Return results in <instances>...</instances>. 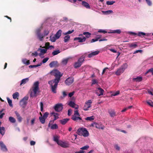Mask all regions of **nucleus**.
<instances>
[{
  "instance_id": "1",
  "label": "nucleus",
  "mask_w": 153,
  "mask_h": 153,
  "mask_svg": "<svg viewBox=\"0 0 153 153\" xmlns=\"http://www.w3.org/2000/svg\"><path fill=\"white\" fill-rule=\"evenodd\" d=\"M51 73L55 77V78L49 81L48 84L51 85L52 92L53 93H56L57 85L62 75L61 74L60 72L56 70H53Z\"/></svg>"
},
{
  "instance_id": "2",
  "label": "nucleus",
  "mask_w": 153,
  "mask_h": 153,
  "mask_svg": "<svg viewBox=\"0 0 153 153\" xmlns=\"http://www.w3.org/2000/svg\"><path fill=\"white\" fill-rule=\"evenodd\" d=\"M39 82L36 81L34 82L32 88L33 93L32 91H30V96L31 97H33L36 96L37 91L39 90Z\"/></svg>"
},
{
  "instance_id": "3",
  "label": "nucleus",
  "mask_w": 153,
  "mask_h": 153,
  "mask_svg": "<svg viewBox=\"0 0 153 153\" xmlns=\"http://www.w3.org/2000/svg\"><path fill=\"white\" fill-rule=\"evenodd\" d=\"M77 133L79 135H82L84 137H87L89 135L88 131L85 128H80L77 130Z\"/></svg>"
},
{
  "instance_id": "4",
  "label": "nucleus",
  "mask_w": 153,
  "mask_h": 153,
  "mask_svg": "<svg viewBox=\"0 0 153 153\" xmlns=\"http://www.w3.org/2000/svg\"><path fill=\"white\" fill-rule=\"evenodd\" d=\"M85 56L82 55L79 58L77 61L74 64V66L75 68H76L80 67L85 60Z\"/></svg>"
},
{
  "instance_id": "5",
  "label": "nucleus",
  "mask_w": 153,
  "mask_h": 153,
  "mask_svg": "<svg viewBox=\"0 0 153 153\" xmlns=\"http://www.w3.org/2000/svg\"><path fill=\"white\" fill-rule=\"evenodd\" d=\"M128 65L126 63L123 64L115 72V74L117 75H120L123 73L125 69L127 68Z\"/></svg>"
},
{
  "instance_id": "6",
  "label": "nucleus",
  "mask_w": 153,
  "mask_h": 153,
  "mask_svg": "<svg viewBox=\"0 0 153 153\" xmlns=\"http://www.w3.org/2000/svg\"><path fill=\"white\" fill-rule=\"evenodd\" d=\"M80 114L78 112V110H76L74 111V114L72 116L71 119L74 121H77L78 120H82V119L81 117H79Z\"/></svg>"
},
{
  "instance_id": "7",
  "label": "nucleus",
  "mask_w": 153,
  "mask_h": 153,
  "mask_svg": "<svg viewBox=\"0 0 153 153\" xmlns=\"http://www.w3.org/2000/svg\"><path fill=\"white\" fill-rule=\"evenodd\" d=\"M28 97L27 96H25L20 101V105L23 108H25L27 104V101L28 100Z\"/></svg>"
},
{
  "instance_id": "8",
  "label": "nucleus",
  "mask_w": 153,
  "mask_h": 153,
  "mask_svg": "<svg viewBox=\"0 0 153 153\" xmlns=\"http://www.w3.org/2000/svg\"><path fill=\"white\" fill-rule=\"evenodd\" d=\"M41 29L39 28L37 29L36 31V35L40 41H42L44 36L43 34H42L41 33Z\"/></svg>"
},
{
  "instance_id": "9",
  "label": "nucleus",
  "mask_w": 153,
  "mask_h": 153,
  "mask_svg": "<svg viewBox=\"0 0 153 153\" xmlns=\"http://www.w3.org/2000/svg\"><path fill=\"white\" fill-rule=\"evenodd\" d=\"M63 105L62 103L57 104L54 106V109L57 112H60L62 110L63 108Z\"/></svg>"
},
{
  "instance_id": "10",
  "label": "nucleus",
  "mask_w": 153,
  "mask_h": 153,
  "mask_svg": "<svg viewBox=\"0 0 153 153\" xmlns=\"http://www.w3.org/2000/svg\"><path fill=\"white\" fill-rule=\"evenodd\" d=\"M58 144L61 147L64 148H68L69 146V143L68 142H63L61 140H60V142Z\"/></svg>"
},
{
  "instance_id": "11",
  "label": "nucleus",
  "mask_w": 153,
  "mask_h": 153,
  "mask_svg": "<svg viewBox=\"0 0 153 153\" xmlns=\"http://www.w3.org/2000/svg\"><path fill=\"white\" fill-rule=\"evenodd\" d=\"M92 103V102L91 100H89L85 102L83 107V110L85 111L88 110V108L91 107V104Z\"/></svg>"
},
{
  "instance_id": "12",
  "label": "nucleus",
  "mask_w": 153,
  "mask_h": 153,
  "mask_svg": "<svg viewBox=\"0 0 153 153\" xmlns=\"http://www.w3.org/2000/svg\"><path fill=\"white\" fill-rule=\"evenodd\" d=\"M104 90L101 88H99L95 90L96 94L99 96L103 95L104 92Z\"/></svg>"
},
{
  "instance_id": "13",
  "label": "nucleus",
  "mask_w": 153,
  "mask_h": 153,
  "mask_svg": "<svg viewBox=\"0 0 153 153\" xmlns=\"http://www.w3.org/2000/svg\"><path fill=\"white\" fill-rule=\"evenodd\" d=\"M74 81V78L72 77H68L65 81V83L67 85H69L72 84Z\"/></svg>"
},
{
  "instance_id": "14",
  "label": "nucleus",
  "mask_w": 153,
  "mask_h": 153,
  "mask_svg": "<svg viewBox=\"0 0 153 153\" xmlns=\"http://www.w3.org/2000/svg\"><path fill=\"white\" fill-rule=\"evenodd\" d=\"M37 51H40V53L39 54V56H41L42 55H43L45 53H46L47 51V49H43L40 48H39L37 50Z\"/></svg>"
},
{
  "instance_id": "15",
  "label": "nucleus",
  "mask_w": 153,
  "mask_h": 153,
  "mask_svg": "<svg viewBox=\"0 0 153 153\" xmlns=\"http://www.w3.org/2000/svg\"><path fill=\"white\" fill-rule=\"evenodd\" d=\"M49 65L51 68H52L53 67H58L59 65L57 61H53L50 63Z\"/></svg>"
},
{
  "instance_id": "16",
  "label": "nucleus",
  "mask_w": 153,
  "mask_h": 153,
  "mask_svg": "<svg viewBox=\"0 0 153 153\" xmlns=\"http://www.w3.org/2000/svg\"><path fill=\"white\" fill-rule=\"evenodd\" d=\"M0 147L1 150H2L3 151H7V149L6 146L2 142H0Z\"/></svg>"
},
{
  "instance_id": "17",
  "label": "nucleus",
  "mask_w": 153,
  "mask_h": 153,
  "mask_svg": "<svg viewBox=\"0 0 153 153\" xmlns=\"http://www.w3.org/2000/svg\"><path fill=\"white\" fill-rule=\"evenodd\" d=\"M15 113L16 116V118L18 121L19 123L21 122L22 120V118L20 116V114L17 111H15Z\"/></svg>"
},
{
  "instance_id": "18",
  "label": "nucleus",
  "mask_w": 153,
  "mask_h": 153,
  "mask_svg": "<svg viewBox=\"0 0 153 153\" xmlns=\"http://www.w3.org/2000/svg\"><path fill=\"white\" fill-rule=\"evenodd\" d=\"M100 52L99 51H96L91 52L88 55V56L89 58H91L93 56L98 55Z\"/></svg>"
},
{
  "instance_id": "19",
  "label": "nucleus",
  "mask_w": 153,
  "mask_h": 153,
  "mask_svg": "<svg viewBox=\"0 0 153 153\" xmlns=\"http://www.w3.org/2000/svg\"><path fill=\"white\" fill-rule=\"evenodd\" d=\"M108 112L110 114V116L111 117H113L116 115V113L114 111L113 109H110L108 110Z\"/></svg>"
},
{
  "instance_id": "20",
  "label": "nucleus",
  "mask_w": 153,
  "mask_h": 153,
  "mask_svg": "<svg viewBox=\"0 0 153 153\" xmlns=\"http://www.w3.org/2000/svg\"><path fill=\"white\" fill-rule=\"evenodd\" d=\"M86 38L85 37H84L82 38L80 37L75 38H74V40H78L79 42H81L85 41L86 40Z\"/></svg>"
},
{
  "instance_id": "21",
  "label": "nucleus",
  "mask_w": 153,
  "mask_h": 153,
  "mask_svg": "<svg viewBox=\"0 0 153 153\" xmlns=\"http://www.w3.org/2000/svg\"><path fill=\"white\" fill-rule=\"evenodd\" d=\"M59 136L55 135L53 137V141L56 142L57 144H58L60 142V140H59Z\"/></svg>"
},
{
  "instance_id": "22",
  "label": "nucleus",
  "mask_w": 153,
  "mask_h": 153,
  "mask_svg": "<svg viewBox=\"0 0 153 153\" xmlns=\"http://www.w3.org/2000/svg\"><path fill=\"white\" fill-rule=\"evenodd\" d=\"M82 5L85 7L86 8H90V6L88 3L85 1H82Z\"/></svg>"
},
{
  "instance_id": "23",
  "label": "nucleus",
  "mask_w": 153,
  "mask_h": 153,
  "mask_svg": "<svg viewBox=\"0 0 153 153\" xmlns=\"http://www.w3.org/2000/svg\"><path fill=\"white\" fill-rule=\"evenodd\" d=\"M69 119L65 118L60 120V123L62 125L65 124L69 120Z\"/></svg>"
},
{
  "instance_id": "24",
  "label": "nucleus",
  "mask_w": 153,
  "mask_h": 153,
  "mask_svg": "<svg viewBox=\"0 0 153 153\" xmlns=\"http://www.w3.org/2000/svg\"><path fill=\"white\" fill-rule=\"evenodd\" d=\"M68 105L70 106L73 108H75L76 109H77L78 107H75V105H76V104L73 102L72 101H70L68 104Z\"/></svg>"
},
{
  "instance_id": "25",
  "label": "nucleus",
  "mask_w": 153,
  "mask_h": 153,
  "mask_svg": "<svg viewBox=\"0 0 153 153\" xmlns=\"http://www.w3.org/2000/svg\"><path fill=\"white\" fill-rule=\"evenodd\" d=\"M62 31L61 30H59L56 33L55 36L57 38V39H59L61 35Z\"/></svg>"
},
{
  "instance_id": "26",
  "label": "nucleus",
  "mask_w": 153,
  "mask_h": 153,
  "mask_svg": "<svg viewBox=\"0 0 153 153\" xmlns=\"http://www.w3.org/2000/svg\"><path fill=\"white\" fill-rule=\"evenodd\" d=\"M22 61L24 64H25L26 65H28L30 64L29 60H27L26 59H22Z\"/></svg>"
},
{
  "instance_id": "27",
  "label": "nucleus",
  "mask_w": 153,
  "mask_h": 153,
  "mask_svg": "<svg viewBox=\"0 0 153 153\" xmlns=\"http://www.w3.org/2000/svg\"><path fill=\"white\" fill-rule=\"evenodd\" d=\"M142 80V77L140 76H138L136 78H134L133 80L135 81L136 82H140Z\"/></svg>"
},
{
  "instance_id": "28",
  "label": "nucleus",
  "mask_w": 153,
  "mask_h": 153,
  "mask_svg": "<svg viewBox=\"0 0 153 153\" xmlns=\"http://www.w3.org/2000/svg\"><path fill=\"white\" fill-rule=\"evenodd\" d=\"M19 94L18 92H16L13 94V98L15 99H18V97L19 96Z\"/></svg>"
},
{
  "instance_id": "29",
  "label": "nucleus",
  "mask_w": 153,
  "mask_h": 153,
  "mask_svg": "<svg viewBox=\"0 0 153 153\" xmlns=\"http://www.w3.org/2000/svg\"><path fill=\"white\" fill-rule=\"evenodd\" d=\"M9 120L11 123H14L16 122L15 118L12 117H10L9 118Z\"/></svg>"
},
{
  "instance_id": "30",
  "label": "nucleus",
  "mask_w": 153,
  "mask_h": 153,
  "mask_svg": "<svg viewBox=\"0 0 153 153\" xmlns=\"http://www.w3.org/2000/svg\"><path fill=\"white\" fill-rule=\"evenodd\" d=\"M0 133L3 135L5 133V128L4 127H0Z\"/></svg>"
},
{
  "instance_id": "31",
  "label": "nucleus",
  "mask_w": 153,
  "mask_h": 153,
  "mask_svg": "<svg viewBox=\"0 0 153 153\" xmlns=\"http://www.w3.org/2000/svg\"><path fill=\"white\" fill-rule=\"evenodd\" d=\"M39 119L40 122L42 124H44L45 123L46 119L42 117H39Z\"/></svg>"
},
{
  "instance_id": "32",
  "label": "nucleus",
  "mask_w": 153,
  "mask_h": 153,
  "mask_svg": "<svg viewBox=\"0 0 153 153\" xmlns=\"http://www.w3.org/2000/svg\"><path fill=\"white\" fill-rule=\"evenodd\" d=\"M28 80V78H26L22 79L21 81L20 85H22V84H25L27 82Z\"/></svg>"
},
{
  "instance_id": "33",
  "label": "nucleus",
  "mask_w": 153,
  "mask_h": 153,
  "mask_svg": "<svg viewBox=\"0 0 153 153\" xmlns=\"http://www.w3.org/2000/svg\"><path fill=\"white\" fill-rule=\"evenodd\" d=\"M102 12L104 14L106 15L109 14L113 13L112 10H108L106 11H102Z\"/></svg>"
},
{
  "instance_id": "34",
  "label": "nucleus",
  "mask_w": 153,
  "mask_h": 153,
  "mask_svg": "<svg viewBox=\"0 0 153 153\" xmlns=\"http://www.w3.org/2000/svg\"><path fill=\"white\" fill-rule=\"evenodd\" d=\"M68 60L69 58H68L63 59L62 61V64L63 65H66L67 63Z\"/></svg>"
},
{
  "instance_id": "35",
  "label": "nucleus",
  "mask_w": 153,
  "mask_h": 153,
  "mask_svg": "<svg viewBox=\"0 0 153 153\" xmlns=\"http://www.w3.org/2000/svg\"><path fill=\"white\" fill-rule=\"evenodd\" d=\"M129 47L130 48H136L137 45V44L135 43H131L128 44Z\"/></svg>"
},
{
  "instance_id": "36",
  "label": "nucleus",
  "mask_w": 153,
  "mask_h": 153,
  "mask_svg": "<svg viewBox=\"0 0 153 153\" xmlns=\"http://www.w3.org/2000/svg\"><path fill=\"white\" fill-rule=\"evenodd\" d=\"M58 128V126L56 124H53L51 127V128L52 129H56Z\"/></svg>"
},
{
  "instance_id": "37",
  "label": "nucleus",
  "mask_w": 153,
  "mask_h": 153,
  "mask_svg": "<svg viewBox=\"0 0 153 153\" xmlns=\"http://www.w3.org/2000/svg\"><path fill=\"white\" fill-rule=\"evenodd\" d=\"M83 34L85 35V36L86 38H89L91 35V33L88 32H84L83 33Z\"/></svg>"
},
{
  "instance_id": "38",
  "label": "nucleus",
  "mask_w": 153,
  "mask_h": 153,
  "mask_svg": "<svg viewBox=\"0 0 153 153\" xmlns=\"http://www.w3.org/2000/svg\"><path fill=\"white\" fill-rule=\"evenodd\" d=\"M60 51L59 50L56 51H55L52 52V54L53 56L56 55L59 53Z\"/></svg>"
},
{
  "instance_id": "39",
  "label": "nucleus",
  "mask_w": 153,
  "mask_h": 153,
  "mask_svg": "<svg viewBox=\"0 0 153 153\" xmlns=\"http://www.w3.org/2000/svg\"><path fill=\"white\" fill-rule=\"evenodd\" d=\"M70 39V36L68 35L65 36L64 37V41L65 42L68 41Z\"/></svg>"
},
{
  "instance_id": "40",
  "label": "nucleus",
  "mask_w": 153,
  "mask_h": 153,
  "mask_svg": "<svg viewBox=\"0 0 153 153\" xmlns=\"http://www.w3.org/2000/svg\"><path fill=\"white\" fill-rule=\"evenodd\" d=\"M85 120H87L92 121L94 120V116H92L89 117H87L85 118Z\"/></svg>"
},
{
  "instance_id": "41",
  "label": "nucleus",
  "mask_w": 153,
  "mask_h": 153,
  "mask_svg": "<svg viewBox=\"0 0 153 153\" xmlns=\"http://www.w3.org/2000/svg\"><path fill=\"white\" fill-rule=\"evenodd\" d=\"M7 100L9 105L11 107H12L13 105L12 104V100L8 97L7 98Z\"/></svg>"
},
{
  "instance_id": "42",
  "label": "nucleus",
  "mask_w": 153,
  "mask_h": 153,
  "mask_svg": "<svg viewBox=\"0 0 153 153\" xmlns=\"http://www.w3.org/2000/svg\"><path fill=\"white\" fill-rule=\"evenodd\" d=\"M51 41L53 42H55L56 40L57 39V38L55 36L54 37H50Z\"/></svg>"
},
{
  "instance_id": "43",
  "label": "nucleus",
  "mask_w": 153,
  "mask_h": 153,
  "mask_svg": "<svg viewBox=\"0 0 153 153\" xmlns=\"http://www.w3.org/2000/svg\"><path fill=\"white\" fill-rule=\"evenodd\" d=\"M121 32V31L120 30L118 29L113 30L111 33H117L118 34H120Z\"/></svg>"
},
{
  "instance_id": "44",
  "label": "nucleus",
  "mask_w": 153,
  "mask_h": 153,
  "mask_svg": "<svg viewBox=\"0 0 153 153\" xmlns=\"http://www.w3.org/2000/svg\"><path fill=\"white\" fill-rule=\"evenodd\" d=\"M149 105L153 107V102L151 100H149L146 102Z\"/></svg>"
},
{
  "instance_id": "45",
  "label": "nucleus",
  "mask_w": 153,
  "mask_h": 153,
  "mask_svg": "<svg viewBox=\"0 0 153 153\" xmlns=\"http://www.w3.org/2000/svg\"><path fill=\"white\" fill-rule=\"evenodd\" d=\"M115 2L114 1H108L106 2V4L108 5H111L113 4Z\"/></svg>"
},
{
  "instance_id": "46",
  "label": "nucleus",
  "mask_w": 153,
  "mask_h": 153,
  "mask_svg": "<svg viewBox=\"0 0 153 153\" xmlns=\"http://www.w3.org/2000/svg\"><path fill=\"white\" fill-rule=\"evenodd\" d=\"M50 46V43L49 42H47L45 44V46L44 48H46L47 50L49 49V46Z\"/></svg>"
},
{
  "instance_id": "47",
  "label": "nucleus",
  "mask_w": 153,
  "mask_h": 153,
  "mask_svg": "<svg viewBox=\"0 0 153 153\" xmlns=\"http://www.w3.org/2000/svg\"><path fill=\"white\" fill-rule=\"evenodd\" d=\"M146 33L142 32H139L138 33V36H144L146 35Z\"/></svg>"
},
{
  "instance_id": "48",
  "label": "nucleus",
  "mask_w": 153,
  "mask_h": 153,
  "mask_svg": "<svg viewBox=\"0 0 153 153\" xmlns=\"http://www.w3.org/2000/svg\"><path fill=\"white\" fill-rule=\"evenodd\" d=\"M98 32L99 33H107V31H106L105 30L102 29H99L98 30Z\"/></svg>"
},
{
  "instance_id": "49",
  "label": "nucleus",
  "mask_w": 153,
  "mask_h": 153,
  "mask_svg": "<svg viewBox=\"0 0 153 153\" xmlns=\"http://www.w3.org/2000/svg\"><path fill=\"white\" fill-rule=\"evenodd\" d=\"M49 113L48 112H45L43 115L42 117L46 119L48 117Z\"/></svg>"
},
{
  "instance_id": "50",
  "label": "nucleus",
  "mask_w": 153,
  "mask_h": 153,
  "mask_svg": "<svg viewBox=\"0 0 153 153\" xmlns=\"http://www.w3.org/2000/svg\"><path fill=\"white\" fill-rule=\"evenodd\" d=\"M149 72H151L152 73V74L153 75V68H151L149 69L145 73V74H146Z\"/></svg>"
},
{
  "instance_id": "51",
  "label": "nucleus",
  "mask_w": 153,
  "mask_h": 153,
  "mask_svg": "<svg viewBox=\"0 0 153 153\" xmlns=\"http://www.w3.org/2000/svg\"><path fill=\"white\" fill-rule=\"evenodd\" d=\"M53 116L54 117L53 121L56 120V119L59 118L58 114L57 113L56 114L54 115Z\"/></svg>"
},
{
  "instance_id": "52",
  "label": "nucleus",
  "mask_w": 153,
  "mask_h": 153,
  "mask_svg": "<svg viewBox=\"0 0 153 153\" xmlns=\"http://www.w3.org/2000/svg\"><path fill=\"white\" fill-rule=\"evenodd\" d=\"M40 105L41 108V111H43V104L42 102H40Z\"/></svg>"
},
{
  "instance_id": "53",
  "label": "nucleus",
  "mask_w": 153,
  "mask_h": 153,
  "mask_svg": "<svg viewBox=\"0 0 153 153\" xmlns=\"http://www.w3.org/2000/svg\"><path fill=\"white\" fill-rule=\"evenodd\" d=\"M146 3L148 5L151 6L152 5V2L150 0H146Z\"/></svg>"
},
{
  "instance_id": "54",
  "label": "nucleus",
  "mask_w": 153,
  "mask_h": 153,
  "mask_svg": "<svg viewBox=\"0 0 153 153\" xmlns=\"http://www.w3.org/2000/svg\"><path fill=\"white\" fill-rule=\"evenodd\" d=\"M89 148L88 146H85L80 148L82 150H86L87 149Z\"/></svg>"
},
{
  "instance_id": "55",
  "label": "nucleus",
  "mask_w": 153,
  "mask_h": 153,
  "mask_svg": "<svg viewBox=\"0 0 153 153\" xmlns=\"http://www.w3.org/2000/svg\"><path fill=\"white\" fill-rule=\"evenodd\" d=\"M74 31V30H72L71 31L69 30L67 32L64 33V34L66 35H67L68 34H71V33H72Z\"/></svg>"
},
{
  "instance_id": "56",
  "label": "nucleus",
  "mask_w": 153,
  "mask_h": 153,
  "mask_svg": "<svg viewBox=\"0 0 153 153\" xmlns=\"http://www.w3.org/2000/svg\"><path fill=\"white\" fill-rule=\"evenodd\" d=\"M49 58L48 57L45 58L43 59L42 62L43 63H46L48 60Z\"/></svg>"
},
{
  "instance_id": "57",
  "label": "nucleus",
  "mask_w": 153,
  "mask_h": 153,
  "mask_svg": "<svg viewBox=\"0 0 153 153\" xmlns=\"http://www.w3.org/2000/svg\"><path fill=\"white\" fill-rule=\"evenodd\" d=\"M49 33V31L48 30H45L44 31V36H47Z\"/></svg>"
},
{
  "instance_id": "58",
  "label": "nucleus",
  "mask_w": 153,
  "mask_h": 153,
  "mask_svg": "<svg viewBox=\"0 0 153 153\" xmlns=\"http://www.w3.org/2000/svg\"><path fill=\"white\" fill-rule=\"evenodd\" d=\"M72 111V110L71 109H69L68 110V116H69L71 115Z\"/></svg>"
},
{
  "instance_id": "59",
  "label": "nucleus",
  "mask_w": 153,
  "mask_h": 153,
  "mask_svg": "<svg viewBox=\"0 0 153 153\" xmlns=\"http://www.w3.org/2000/svg\"><path fill=\"white\" fill-rule=\"evenodd\" d=\"M114 147L117 150H119L120 149V147L117 144H115Z\"/></svg>"
},
{
  "instance_id": "60",
  "label": "nucleus",
  "mask_w": 153,
  "mask_h": 153,
  "mask_svg": "<svg viewBox=\"0 0 153 153\" xmlns=\"http://www.w3.org/2000/svg\"><path fill=\"white\" fill-rule=\"evenodd\" d=\"M74 93V92L73 91V92L69 93L68 94V96L69 97H72Z\"/></svg>"
},
{
  "instance_id": "61",
  "label": "nucleus",
  "mask_w": 153,
  "mask_h": 153,
  "mask_svg": "<svg viewBox=\"0 0 153 153\" xmlns=\"http://www.w3.org/2000/svg\"><path fill=\"white\" fill-rule=\"evenodd\" d=\"M30 143L31 146H33L35 145L36 142L32 140L30 141Z\"/></svg>"
},
{
  "instance_id": "62",
  "label": "nucleus",
  "mask_w": 153,
  "mask_h": 153,
  "mask_svg": "<svg viewBox=\"0 0 153 153\" xmlns=\"http://www.w3.org/2000/svg\"><path fill=\"white\" fill-rule=\"evenodd\" d=\"M38 53L37 52H35L34 53H32V56H37Z\"/></svg>"
},
{
  "instance_id": "63",
  "label": "nucleus",
  "mask_w": 153,
  "mask_h": 153,
  "mask_svg": "<svg viewBox=\"0 0 153 153\" xmlns=\"http://www.w3.org/2000/svg\"><path fill=\"white\" fill-rule=\"evenodd\" d=\"M35 121V118L31 120V125H33V124L34 123Z\"/></svg>"
},
{
  "instance_id": "64",
  "label": "nucleus",
  "mask_w": 153,
  "mask_h": 153,
  "mask_svg": "<svg viewBox=\"0 0 153 153\" xmlns=\"http://www.w3.org/2000/svg\"><path fill=\"white\" fill-rule=\"evenodd\" d=\"M119 94H120L119 91H117L113 95L114 96H116L118 95Z\"/></svg>"
}]
</instances>
